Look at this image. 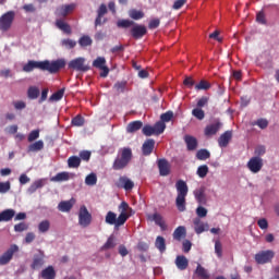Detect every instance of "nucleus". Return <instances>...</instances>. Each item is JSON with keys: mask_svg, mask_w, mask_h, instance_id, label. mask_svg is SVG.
<instances>
[{"mask_svg": "<svg viewBox=\"0 0 279 279\" xmlns=\"http://www.w3.org/2000/svg\"><path fill=\"white\" fill-rule=\"evenodd\" d=\"M64 66H66V61L64 59H58L54 61H28L23 66V71L25 73H32L34 69H39L40 71H48V73L54 75L56 73H59L61 69H64Z\"/></svg>", "mask_w": 279, "mask_h": 279, "instance_id": "f257e3e1", "label": "nucleus"}, {"mask_svg": "<svg viewBox=\"0 0 279 279\" xmlns=\"http://www.w3.org/2000/svg\"><path fill=\"white\" fill-rule=\"evenodd\" d=\"M117 27H120L122 29H128L129 27H132L130 29V34L134 40H141L143 36L147 35V27L145 25L136 24L132 20H120L117 22Z\"/></svg>", "mask_w": 279, "mask_h": 279, "instance_id": "f03ea898", "label": "nucleus"}, {"mask_svg": "<svg viewBox=\"0 0 279 279\" xmlns=\"http://www.w3.org/2000/svg\"><path fill=\"white\" fill-rule=\"evenodd\" d=\"M177 198L175 206L179 213H184L186 210V196L189 195V185L184 180H178L175 183Z\"/></svg>", "mask_w": 279, "mask_h": 279, "instance_id": "7ed1b4c3", "label": "nucleus"}, {"mask_svg": "<svg viewBox=\"0 0 279 279\" xmlns=\"http://www.w3.org/2000/svg\"><path fill=\"white\" fill-rule=\"evenodd\" d=\"M132 161V148L124 147L119 150L118 156L116 157L112 163L113 171H123L128 165Z\"/></svg>", "mask_w": 279, "mask_h": 279, "instance_id": "20e7f679", "label": "nucleus"}, {"mask_svg": "<svg viewBox=\"0 0 279 279\" xmlns=\"http://www.w3.org/2000/svg\"><path fill=\"white\" fill-rule=\"evenodd\" d=\"M105 221L109 226H116V228H121V226H125L126 217L124 214H120L117 218V215L113 211H108L105 217Z\"/></svg>", "mask_w": 279, "mask_h": 279, "instance_id": "39448f33", "label": "nucleus"}, {"mask_svg": "<svg viewBox=\"0 0 279 279\" xmlns=\"http://www.w3.org/2000/svg\"><path fill=\"white\" fill-rule=\"evenodd\" d=\"M68 69H72V71H78L81 73H86V71H90V66L86 64V59L84 57H78L71 60L68 63Z\"/></svg>", "mask_w": 279, "mask_h": 279, "instance_id": "423d86ee", "label": "nucleus"}, {"mask_svg": "<svg viewBox=\"0 0 279 279\" xmlns=\"http://www.w3.org/2000/svg\"><path fill=\"white\" fill-rule=\"evenodd\" d=\"M274 256H276V253L271 250L262 251L255 254V262L257 265H267V263H271V260H274Z\"/></svg>", "mask_w": 279, "mask_h": 279, "instance_id": "0eeeda50", "label": "nucleus"}, {"mask_svg": "<svg viewBox=\"0 0 279 279\" xmlns=\"http://www.w3.org/2000/svg\"><path fill=\"white\" fill-rule=\"evenodd\" d=\"M93 221V215L88 211L86 206H82L78 213V223L82 228H88Z\"/></svg>", "mask_w": 279, "mask_h": 279, "instance_id": "6e6552de", "label": "nucleus"}, {"mask_svg": "<svg viewBox=\"0 0 279 279\" xmlns=\"http://www.w3.org/2000/svg\"><path fill=\"white\" fill-rule=\"evenodd\" d=\"M14 23V12L9 11L0 17V32H9Z\"/></svg>", "mask_w": 279, "mask_h": 279, "instance_id": "1a4fd4ad", "label": "nucleus"}, {"mask_svg": "<svg viewBox=\"0 0 279 279\" xmlns=\"http://www.w3.org/2000/svg\"><path fill=\"white\" fill-rule=\"evenodd\" d=\"M19 252V245L12 244L1 256L0 266L9 265V263L14 258V254Z\"/></svg>", "mask_w": 279, "mask_h": 279, "instance_id": "9d476101", "label": "nucleus"}, {"mask_svg": "<svg viewBox=\"0 0 279 279\" xmlns=\"http://www.w3.org/2000/svg\"><path fill=\"white\" fill-rule=\"evenodd\" d=\"M263 159L260 157H252L247 161L246 167L251 173H258L263 170Z\"/></svg>", "mask_w": 279, "mask_h": 279, "instance_id": "9b49d317", "label": "nucleus"}, {"mask_svg": "<svg viewBox=\"0 0 279 279\" xmlns=\"http://www.w3.org/2000/svg\"><path fill=\"white\" fill-rule=\"evenodd\" d=\"M93 66L95 69H99L100 71V77H108V74L110 73V69L106 65V58L98 57L93 61Z\"/></svg>", "mask_w": 279, "mask_h": 279, "instance_id": "f8f14e48", "label": "nucleus"}, {"mask_svg": "<svg viewBox=\"0 0 279 279\" xmlns=\"http://www.w3.org/2000/svg\"><path fill=\"white\" fill-rule=\"evenodd\" d=\"M108 14V7L106 4H100L99 9L97 10V17L95 20V27H99V25H104L108 20L104 19Z\"/></svg>", "mask_w": 279, "mask_h": 279, "instance_id": "ddd939ff", "label": "nucleus"}, {"mask_svg": "<svg viewBox=\"0 0 279 279\" xmlns=\"http://www.w3.org/2000/svg\"><path fill=\"white\" fill-rule=\"evenodd\" d=\"M116 186L118 189H124V191H132V189H134V181L130 180L128 177H120Z\"/></svg>", "mask_w": 279, "mask_h": 279, "instance_id": "4468645a", "label": "nucleus"}, {"mask_svg": "<svg viewBox=\"0 0 279 279\" xmlns=\"http://www.w3.org/2000/svg\"><path fill=\"white\" fill-rule=\"evenodd\" d=\"M155 147H156V141L154 138L146 140L142 145L143 156H151Z\"/></svg>", "mask_w": 279, "mask_h": 279, "instance_id": "2eb2a0df", "label": "nucleus"}, {"mask_svg": "<svg viewBox=\"0 0 279 279\" xmlns=\"http://www.w3.org/2000/svg\"><path fill=\"white\" fill-rule=\"evenodd\" d=\"M193 223L196 234H202L204 232H208L209 230L208 222L202 221V218H194Z\"/></svg>", "mask_w": 279, "mask_h": 279, "instance_id": "dca6fc26", "label": "nucleus"}, {"mask_svg": "<svg viewBox=\"0 0 279 279\" xmlns=\"http://www.w3.org/2000/svg\"><path fill=\"white\" fill-rule=\"evenodd\" d=\"M43 265H45V254L39 253L33 256V263L31 264V269L34 271L41 269Z\"/></svg>", "mask_w": 279, "mask_h": 279, "instance_id": "f3484780", "label": "nucleus"}, {"mask_svg": "<svg viewBox=\"0 0 279 279\" xmlns=\"http://www.w3.org/2000/svg\"><path fill=\"white\" fill-rule=\"evenodd\" d=\"M232 141V131H226L222 133L218 138V145L221 147V149H225L230 145V142Z\"/></svg>", "mask_w": 279, "mask_h": 279, "instance_id": "a211bd4d", "label": "nucleus"}, {"mask_svg": "<svg viewBox=\"0 0 279 279\" xmlns=\"http://www.w3.org/2000/svg\"><path fill=\"white\" fill-rule=\"evenodd\" d=\"M73 10H75V3L65 4L57 8L54 14L57 16H69Z\"/></svg>", "mask_w": 279, "mask_h": 279, "instance_id": "6ab92c4d", "label": "nucleus"}, {"mask_svg": "<svg viewBox=\"0 0 279 279\" xmlns=\"http://www.w3.org/2000/svg\"><path fill=\"white\" fill-rule=\"evenodd\" d=\"M158 169L159 174L162 177H167L169 173H171V166H169V161H167V159L158 160Z\"/></svg>", "mask_w": 279, "mask_h": 279, "instance_id": "aec40b11", "label": "nucleus"}, {"mask_svg": "<svg viewBox=\"0 0 279 279\" xmlns=\"http://www.w3.org/2000/svg\"><path fill=\"white\" fill-rule=\"evenodd\" d=\"M219 130H221V122L217 120L215 123H211L205 128V136H215Z\"/></svg>", "mask_w": 279, "mask_h": 279, "instance_id": "412c9836", "label": "nucleus"}, {"mask_svg": "<svg viewBox=\"0 0 279 279\" xmlns=\"http://www.w3.org/2000/svg\"><path fill=\"white\" fill-rule=\"evenodd\" d=\"M74 205H75L74 198H71L70 201H62L58 205V210H60V213H70V210L73 208Z\"/></svg>", "mask_w": 279, "mask_h": 279, "instance_id": "4be33fe9", "label": "nucleus"}, {"mask_svg": "<svg viewBox=\"0 0 279 279\" xmlns=\"http://www.w3.org/2000/svg\"><path fill=\"white\" fill-rule=\"evenodd\" d=\"M174 263L177 265V268L180 269V271L189 269V258H186V256L184 255L177 256Z\"/></svg>", "mask_w": 279, "mask_h": 279, "instance_id": "5701e85b", "label": "nucleus"}, {"mask_svg": "<svg viewBox=\"0 0 279 279\" xmlns=\"http://www.w3.org/2000/svg\"><path fill=\"white\" fill-rule=\"evenodd\" d=\"M184 141L187 147V151H195V149H197V138L192 135H185Z\"/></svg>", "mask_w": 279, "mask_h": 279, "instance_id": "b1692460", "label": "nucleus"}, {"mask_svg": "<svg viewBox=\"0 0 279 279\" xmlns=\"http://www.w3.org/2000/svg\"><path fill=\"white\" fill-rule=\"evenodd\" d=\"M143 128V121L136 120L132 121L126 125V132L128 134H134L135 132H138Z\"/></svg>", "mask_w": 279, "mask_h": 279, "instance_id": "393cba45", "label": "nucleus"}, {"mask_svg": "<svg viewBox=\"0 0 279 279\" xmlns=\"http://www.w3.org/2000/svg\"><path fill=\"white\" fill-rule=\"evenodd\" d=\"M148 219L150 221H155L156 226H159V228H161V230H167V225L165 223V219H162V216L158 213L148 216Z\"/></svg>", "mask_w": 279, "mask_h": 279, "instance_id": "a878e982", "label": "nucleus"}, {"mask_svg": "<svg viewBox=\"0 0 279 279\" xmlns=\"http://www.w3.org/2000/svg\"><path fill=\"white\" fill-rule=\"evenodd\" d=\"M56 27H58V29L63 32V34L71 35L72 32H73L71 29V25H69V23L64 22V20H57L56 21Z\"/></svg>", "mask_w": 279, "mask_h": 279, "instance_id": "bb28decb", "label": "nucleus"}, {"mask_svg": "<svg viewBox=\"0 0 279 279\" xmlns=\"http://www.w3.org/2000/svg\"><path fill=\"white\" fill-rule=\"evenodd\" d=\"M15 215L16 211L14 209H4L0 213V223L1 221H12Z\"/></svg>", "mask_w": 279, "mask_h": 279, "instance_id": "cd10ccee", "label": "nucleus"}, {"mask_svg": "<svg viewBox=\"0 0 279 279\" xmlns=\"http://www.w3.org/2000/svg\"><path fill=\"white\" fill-rule=\"evenodd\" d=\"M41 149H45V142L43 140H39L31 145H28L27 153H34V151H41Z\"/></svg>", "mask_w": 279, "mask_h": 279, "instance_id": "c85d7f7f", "label": "nucleus"}, {"mask_svg": "<svg viewBox=\"0 0 279 279\" xmlns=\"http://www.w3.org/2000/svg\"><path fill=\"white\" fill-rule=\"evenodd\" d=\"M71 180V173L69 172H59L51 178L52 182H69Z\"/></svg>", "mask_w": 279, "mask_h": 279, "instance_id": "c756f323", "label": "nucleus"}, {"mask_svg": "<svg viewBox=\"0 0 279 279\" xmlns=\"http://www.w3.org/2000/svg\"><path fill=\"white\" fill-rule=\"evenodd\" d=\"M186 236V228L185 227H178L173 232L174 241H182Z\"/></svg>", "mask_w": 279, "mask_h": 279, "instance_id": "7c9ffc66", "label": "nucleus"}, {"mask_svg": "<svg viewBox=\"0 0 279 279\" xmlns=\"http://www.w3.org/2000/svg\"><path fill=\"white\" fill-rule=\"evenodd\" d=\"M43 186H45V180H43V179L36 180L27 189V193H29L32 195L33 193H36V191H38V189H43Z\"/></svg>", "mask_w": 279, "mask_h": 279, "instance_id": "2f4dec72", "label": "nucleus"}, {"mask_svg": "<svg viewBox=\"0 0 279 279\" xmlns=\"http://www.w3.org/2000/svg\"><path fill=\"white\" fill-rule=\"evenodd\" d=\"M80 165H82V158L77 156H71L68 159V167L70 169H78Z\"/></svg>", "mask_w": 279, "mask_h": 279, "instance_id": "473e14b6", "label": "nucleus"}, {"mask_svg": "<svg viewBox=\"0 0 279 279\" xmlns=\"http://www.w3.org/2000/svg\"><path fill=\"white\" fill-rule=\"evenodd\" d=\"M41 278L44 279H56V269L53 266H48L41 271Z\"/></svg>", "mask_w": 279, "mask_h": 279, "instance_id": "72a5a7b5", "label": "nucleus"}, {"mask_svg": "<svg viewBox=\"0 0 279 279\" xmlns=\"http://www.w3.org/2000/svg\"><path fill=\"white\" fill-rule=\"evenodd\" d=\"M195 274L199 279H210V275L208 274V270H206V268H204V266L199 264L195 269Z\"/></svg>", "mask_w": 279, "mask_h": 279, "instance_id": "f704fd0d", "label": "nucleus"}, {"mask_svg": "<svg viewBox=\"0 0 279 279\" xmlns=\"http://www.w3.org/2000/svg\"><path fill=\"white\" fill-rule=\"evenodd\" d=\"M118 208H119L120 215H124L128 221V219H130V215L128 213L129 211L132 213V208L130 207V205L126 202H122Z\"/></svg>", "mask_w": 279, "mask_h": 279, "instance_id": "c9c22d12", "label": "nucleus"}, {"mask_svg": "<svg viewBox=\"0 0 279 279\" xmlns=\"http://www.w3.org/2000/svg\"><path fill=\"white\" fill-rule=\"evenodd\" d=\"M129 16L130 19H133V21H141V19H145V13L136 9H131L129 11Z\"/></svg>", "mask_w": 279, "mask_h": 279, "instance_id": "e433bc0d", "label": "nucleus"}, {"mask_svg": "<svg viewBox=\"0 0 279 279\" xmlns=\"http://www.w3.org/2000/svg\"><path fill=\"white\" fill-rule=\"evenodd\" d=\"M155 246L157 247V250H159V252H166L167 251V243L165 241V238L158 235L156 238V241H155Z\"/></svg>", "mask_w": 279, "mask_h": 279, "instance_id": "4c0bfd02", "label": "nucleus"}, {"mask_svg": "<svg viewBox=\"0 0 279 279\" xmlns=\"http://www.w3.org/2000/svg\"><path fill=\"white\" fill-rule=\"evenodd\" d=\"M154 130H155V136H160L167 130V124L162 121H158L154 124Z\"/></svg>", "mask_w": 279, "mask_h": 279, "instance_id": "58836bf2", "label": "nucleus"}, {"mask_svg": "<svg viewBox=\"0 0 279 279\" xmlns=\"http://www.w3.org/2000/svg\"><path fill=\"white\" fill-rule=\"evenodd\" d=\"M117 247V242L114 241V235H110L107 240V242L101 246L102 252H106V250H112Z\"/></svg>", "mask_w": 279, "mask_h": 279, "instance_id": "ea45409f", "label": "nucleus"}, {"mask_svg": "<svg viewBox=\"0 0 279 279\" xmlns=\"http://www.w3.org/2000/svg\"><path fill=\"white\" fill-rule=\"evenodd\" d=\"M40 95V89L36 86H31L27 90V97L28 99H38Z\"/></svg>", "mask_w": 279, "mask_h": 279, "instance_id": "a19ab883", "label": "nucleus"}, {"mask_svg": "<svg viewBox=\"0 0 279 279\" xmlns=\"http://www.w3.org/2000/svg\"><path fill=\"white\" fill-rule=\"evenodd\" d=\"M85 184L87 186H95V184H97V174L95 172L89 173L85 178Z\"/></svg>", "mask_w": 279, "mask_h": 279, "instance_id": "79ce46f5", "label": "nucleus"}, {"mask_svg": "<svg viewBox=\"0 0 279 279\" xmlns=\"http://www.w3.org/2000/svg\"><path fill=\"white\" fill-rule=\"evenodd\" d=\"M78 45L81 47H90L93 45V39L88 35H84L78 39Z\"/></svg>", "mask_w": 279, "mask_h": 279, "instance_id": "37998d69", "label": "nucleus"}, {"mask_svg": "<svg viewBox=\"0 0 279 279\" xmlns=\"http://www.w3.org/2000/svg\"><path fill=\"white\" fill-rule=\"evenodd\" d=\"M61 45H62V47H65V49H75L77 41L66 38V39L61 40Z\"/></svg>", "mask_w": 279, "mask_h": 279, "instance_id": "c03bdc74", "label": "nucleus"}, {"mask_svg": "<svg viewBox=\"0 0 279 279\" xmlns=\"http://www.w3.org/2000/svg\"><path fill=\"white\" fill-rule=\"evenodd\" d=\"M196 158L197 160H208V158H210V151H208L207 149H199L196 153Z\"/></svg>", "mask_w": 279, "mask_h": 279, "instance_id": "a18cd8bd", "label": "nucleus"}, {"mask_svg": "<svg viewBox=\"0 0 279 279\" xmlns=\"http://www.w3.org/2000/svg\"><path fill=\"white\" fill-rule=\"evenodd\" d=\"M49 228H51V222H49V220H43L38 225V230L39 232H43V233L49 232Z\"/></svg>", "mask_w": 279, "mask_h": 279, "instance_id": "49530a36", "label": "nucleus"}, {"mask_svg": "<svg viewBox=\"0 0 279 279\" xmlns=\"http://www.w3.org/2000/svg\"><path fill=\"white\" fill-rule=\"evenodd\" d=\"M62 97H64V88L59 89L58 92L53 93L49 100L50 101H60V99H62Z\"/></svg>", "mask_w": 279, "mask_h": 279, "instance_id": "de8ad7c7", "label": "nucleus"}, {"mask_svg": "<svg viewBox=\"0 0 279 279\" xmlns=\"http://www.w3.org/2000/svg\"><path fill=\"white\" fill-rule=\"evenodd\" d=\"M192 114L195 117V119H198V121H204V118L206 117L204 110L199 108L193 109Z\"/></svg>", "mask_w": 279, "mask_h": 279, "instance_id": "09e8293b", "label": "nucleus"}, {"mask_svg": "<svg viewBox=\"0 0 279 279\" xmlns=\"http://www.w3.org/2000/svg\"><path fill=\"white\" fill-rule=\"evenodd\" d=\"M71 123L74 128H82L84 125V117L77 114L72 119Z\"/></svg>", "mask_w": 279, "mask_h": 279, "instance_id": "8fccbe9b", "label": "nucleus"}, {"mask_svg": "<svg viewBox=\"0 0 279 279\" xmlns=\"http://www.w3.org/2000/svg\"><path fill=\"white\" fill-rule=\"evenodd\" d=\"M142 132L144 134V136H156V131L154 129V126L147 124L142 129Z\"/></svg>", "mask_w": 279, "mask_h": 279, "instance_id": "3c124183", "label": "nucleus"}, {"mask_svg": "<svg viewBox=\"0 0 279 279\" xmlns=\"http://www.w3.org/2000/svg\"><path fill=\"white\" fill-rule=\"evenodd\" d=\"M208 171H209L208 167L206 165H203L197 168L196 173L198 178H206V175H208Z\"/></svg>", "mask_w": 279, "mask_h": 279, "instance_id": "603ef678", "label": "nucleus"}, {"mask_svg": "<svg viewBox=\"0 0 279 279\" xmlns=\"http://www.w3.org/2000/svg\"><path fill=\"white\" fill-rule=\"evenodd\" d=\"M210 88V83L202 80L198 84L195 85V90H208Z\"/></svg>", "mask_w": 279, "mask_h": 279, "instance_id": "864d4df0", "label": "nucleus"}, {"mask_svg": "<svg viewBox=\"0 0 279 279\" xmlns=\"http://www.w3.org/2000/svg\"><path fill=\"white\" fill-rule=\"evenodd\" d=\"M37 138H40V130H33L27 137L28 143H34V141H37Z\"/></svg>", "mask_w": 279, "mask_h": 279, "instance_id": "5fc2aeb1", "label": "nucleus"}, {"mask_svg": "<svg viewBox=\"0 0 279 279\" xmlns=\"http://www.w3.org/2000/svg\"><path fill=\"white\" fill-rule=\"evenodd\" d=\"M194 195L198 204H206V196L204 195V191H195Z\"/></svg>", "mask_w": 279, "mask_h": 279, "instance_id": "6e6d98bb", "label": "nucleus"}, {"mask_svg": "<svg viewBox=\"0 0 279 279\" xmlns=\"http://www.w3.org/2000/svg\"><path fill=\"white\" fill-rule=\"evenodd\" d=\"M215 253L217 254L218 258H221V256H223V246L221 245V242L219 240L215 242Z\"/></svg>", "mask_w": 279, "mask_h": 279, "instance_id": "4d7b16f0", "label": "nucleus"}, {"mask_svg": "<svg viewBox=\"0 0 279 279\" xmlns=\"http://www.w3.org/2000/svg\"><path fill=\"white\" fill-rule=\"evenodd\" d=\"M29 229V225L26 222H20L14 226V231L15 232H25V230Z\"/></svg>", "mask_w": 279, "mask_h": 279, "instance_id": "13d9d810", "label": "nucleus"}, {"mask_svg": "<svg viewBox=\"0 0 279 279\" xmlns=\"http://www.w3.org/2000/svg\"><path fill=\"white\" fill-rule=\"evenodd\" d=\"M172 119H173V111H168L160 116V121L162 123H169V121H171Z\"/></svg>", "mask_w": 279, "mask_h": 279, "instance_id": "bf43d9fd", "label": "nucleus"}, {"mask_svg": "<svg viewBox=\"0 0 279 279\" xmlns=\"http://www.w3.org/2000/svg\"><path fill=\"white\" fill-rule=\"evenodd\" d=\"M196 215L198 219H202L208 215V209L202 206L196 208Z\"/></svg>", "mask_w": 279, "mask_h": 279, "instance_id": "052dcab7", "label": "nucleus"}, {"mask_svg": "<svg viewBox=\"0 0 279 279\" xmlns=\"http://www.w3.org/2000/svg\"><path fill=\"white\" fill-rule=\"evenodd\" d=\"M15 110H25L27 108V104L23 100H17L13 102Z\"/></svg>", "mask_w": 279, "mask_h": 279, "instance_id": "680f3d73", "label": "nucleus"}, {"mask_svg": "<svg viewBox=\"0 0 279 279\" xmlns=\"http://www.w3.org/2000/svg\"><path fill=\"white\" fill-rule=\"evenodd\" d=\"M265 153H266L265 146H257L254 151L255 158H260V156H265Z\"/></svg>", "mask_w": 279, "mask_h": 279, "instance_id": "e2e57ef3", "label": "nucleus"}, {"mask_svg": "<svg viewBox=\"0 0 279 279\" xmlns=\"http://www.w3.org/2000/svg\"><path fill=\"white\" fill-rule=\"evenodd\" d=\"M184 5H186V0H175L172 9L173 10H181L182 8H184Z\"/></svg>", "mask_w": 279, "mask_h": 279, "instance_id": "0e129e2a", "label": "nucleus"}, {"mask_svg": "<svg viewBox=\"0 0 279 279\" xmlns=\"http://www.w3.org/2000/svg\"><path fill=\"white\" fill-rule=\"evenodd\" d=\"M81 160H85V162H88L90 160V151L89 150H82L78 155Z\"/></svg>", "mask_w": 279, "mask_h": 279, "instance_id": "69168bd1", "label": "nucleus"}, {"mask_svg": "<svg viewBox=\"0 0 279 279\" xmlns=\"http://www.w3.org/2000/svg\"><path fill=\"white\" fill-rule=\"evenodd\" d=\"M157 27H160V20L159 19L150 20V22L148 23V28L157 29Z\"/></svg>", "mask_w": 279, "mask_h": 279, "instance_id": "338daca9", "label": "nucleus"}, {"mask_svg": "<svg viewBox=\"0 0 279 279\" xmlns=\"http://www.w3.org/2000/svg\"><path fill=\"white\" fill-rule=\"evenodd\" d=\"M10 181L0 182V193H8V191H10Z\"/></svg>", "mask_w": 279, "mask_h": 279, "instance_id": "774afa93", "label": "nucleus"}]
</instances>
